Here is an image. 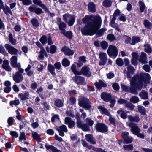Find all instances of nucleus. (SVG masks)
<instances>
[{
  "mask_svg": "<svg viewBox=\"0 0 152 152\" xmlns=\"http://www.w3.org/2000/svg\"><path fill=\"white\" fill-rule=\"evenodd\" d=\"M83 23L87 24L81 28L83 35H92L95 34L100 27L102 19L98 15H86L82 19Z\"/></svg>",
  "mask_w": 152,
  "mask_h": 152,
  "instance_id": "f257e3e1",
  "label": "nucleus"
},
{
  "mask_svg": "<svg viewBox=\"0 0 152 152\" xmlns=\"http://www.w3.org/2000/svg\"><path fill=\"white\" fill-rule=\"evenodd\" d=\"M138 80H136L133 77L130 80V86L129 92L134 95L138 94L137 90H140L142 88V84L137 82Z\"/></svg>",
  "mask_w": 152,
  "mask_h": 152,
  "instance_id": "f03ea898",
  "label": "nucleus"
},
{
  "mask_svg": "<svg viewBox=\"0 0 152 152\" xmlns=\"http://www.w3.org/2000/svg\"><path fill=\"white\" fill-rule=\"evenodd\" d=\"M133 78L136 80H138L137 82L142 84L143 87V83H148L150 82L151 77L149 74L146 73H141L139 75H135Z\"/></svg>",
  "mask_w": 152,
  "mask_h": 152,
  "instance_id": "7ed1b4c3",
  "label": "nucleus"
},
{
  "mask_svg": "<svg viewBox=\"0 0 152 152\" xmlns=\"http://www.w3.org/2000/svg\"><path fill=\"white\" fill-rule=\"evenodd\" d=\"M79 104L81 107L87 110H89L91 107V103L89 99L84 97L79 99Z\"/></svg>",
  "mask_w": 152,
  "mask_h": 152,
  "instance_id": "20e7f679",
  "label": "nucleus"
},
{
  "mask_svg": "<svg viewBox=\"0 0 152 152\" xmlns=\"http://www.w3.org/2000/svg\"><path fill=\"white\" fill-rule=\"evenodd\" d=\"M63 17L65 22L67 23L69 26H72L73 25L75 21L74 15L67 13L63 15Z\"/></svg>",
  "mask_w": 152,
  "mask_h": 152,
  "instance_id": "39448f33",
  "label": "nucleus"
},
{
  "mask_svg": "<svg viewBox=\"0 0 152 152\" xmlns=\"http://www.w3.org/2000/svg\"><path fill=\"white\" fill-rule=\"evenodd\" d=\"M18 71L13 76V80L16 83H19L22 81L23 77L22 74L24 72V70L23 68L18 69Z\"/></svg>",
  "mask_w": 152,
  "mask_h": 152,
  "instance_id": "423d86ee",
  "label": "nucleus"
},
{
  "mask_svg": "<svg viewBox=\"0 0 152 152\" xmlns=\"http://www.w3.org/2000/svg\"><path fill=\"white\" fill-rule=\"evenodd\" d=\"M107 53L110 57L115 58L118 55V50L116 47L114 45H109L107 50Z\"/></svg>",
  "mask_w": 152,
  "mask_h": 152,
  "instance_id": "0eeeda50",
  "label": "nucleus"
},
{
  "mask_svg": "<svg viewBox=\"0 0 152 152\" xmlns=\"http://www.w3.org/2000/svg\"><path fill=\"white\" fill-rule=\"evenodd\" d=\"M127 125L130 128V131L131 132L135 135L141 131L140 129L137 126V124L132 122L128 123Z\"/></svg>",
  "mask_w": 152,
  "mask_h": 152,
  "instance_id": "6e6552de",
  "label": "nucleus"
},
{
  "mask_svg": "<svg viewBox=\"0 0 152 152\" xmlns=\"http://www.w3.org/2000/svg\"><path fill=\"white\" fill-rule=\"evenodd\" d=\"M99 64L100 66L105 65L107 61V54L104 52H100L99 54Z\"/></svg>",
  "mask_w": 152,
  "mask_h": 152,
  "instance_id": "1a4fd4ad",
  "label": "nucleus"
},
{
  "mask_svg": "<svg viewBox=\"0 0 152 152\" xmlns=\"http://www.w3.org/2000/svg\"><path fill=\"white\" fill-rule=\"evenodd\" d=\"M18 58L15 56H12L10 59V64L14 68H17L18 69L22 68L20 63L17 62Z\"/></svg>",
  "mask_w": 152,
  "mask_h": 152,
  "instance_id": "9d476101",
  "label": "nucleus"
},
{
  "mask_svg": "<svg viewBox=\"0 0 152 152\" xmlns=\"http://www.w3.org/2000/svg\"><path fill=\"white\" fill-rule=\"evenodd\" d=\"M4 47L9 53L11 55H16L19 53L18 49L9 44H5Z\"/></svg>",
  "mask_w": 152,
  "mask_h": 152,
  "instance_id": "9b49d317",
  "label": "nucleus"
},
{
  "mask_svg": "<svg viewBox=\"0 0 152 152\" xmlns=\"http://www.w3.org/2000/svg\"><path fill=\"white\" fill-rule=\"evenodd\" d=\"M96 130L99 132H105L107 131V127L103 123H97L96 125Z\"/></svg>",
  "mask_w": 152,
  "mask_h": 152,
  "instance_id": "f8f14e48",
  "label": "nucleus"
},
{
  "mask_svg": "<svg viewBox=\"0 0 152 152\" xmlns=\"http://www.w3.org/2000/svg\"><path fill=\"white\" fill-rule=\"evenodd\" d=\"M80 75L83 74L84 75L88 77H90L91 75V73L90 71V68L87 66H85L83 67L80 71Z\"/></svg>",
  "mask_w": 152,
  "mask_h": 152,
  "instance_id": "ddd939ff",
  "label": "nucleus"
},
{
  "mask_svg": "<svg viewBox=\"0 0 152 152\" xmlns=\"http://www.w3.org/2000/svg\"><path fill=\"white\" fill-rule=\"evenodd\" d=\"M61 19L58 18L56 22L58 26L59 29L61 31V33L65 31V29L66 28V24L64 22H61Z\"/></svg>",
  "mask_w": 152,
  "mask_h": 152,
  "instance_id": "4468645a",
  "label": "nucleus"
},
{
  "mask_svg": "<svg viewBox=\"0 0 152 152\" xmlns=\"http://www.w3.org/2000/svg\"><path fill=\"white\" fill-rule=\"evenodd\" d=\"M102 99L104 101L109 102L112 98L111 95L110 93H107L105 92H102L101 94Z\"/></svg>",
  "mask_w": 152,
  "mask_h": 152,
  "instance_id": "2eb2a0df",
  "label": "nucleus"
},
{
  "mask_svg": "<svg viewBox=\"0 0 152 152\" xmlns=\"http://www.w3.org/2000/svg\"><path fill=\"white\" fill-rule=\"evenodd\" d=\"M29 10L31 12H34L37 15H39L43 13V12L41 8H37L35 6H30L29 7Z\"/></svg>",
  "mask_w": 152,
  "mask_h": 152,
  "instance_id": "dca6fc26",
  "label": "nucleus"
},
{
  "mask_svg": "<svg viewBox=\"0 0 152 152\" xmlns=\"http://www.w3.org/2000/svg\"><path fill=\"white\" fill-rule=\"evenodd\" d=\"M127 71L126 73L127 77L131 78L132 76L134 74L135 69L131 65L128 66L127 67Z\"/></svg>",
  "mask_w": 152,
  "mask_h": 152,
  "instance_id": "f3484780",
  "label": "nucleus"
},
{
  "mask_svg": "<svg viewBox=\"0 0 152 152\" xmlns=\"http://www.w3.org/2000/svg\"><path fill=\"white\" fill-rule=\"evenodd\" d=\"M56 129L59 133V135L62 137L64 136V132H67L68 131L66 126L64 125L58 127Z\"/></svg>",
  "mask_w": 152,
  "mask_h": 152,
  "instance_id": "a211bd4d",
  "label": "nucleus"
},
{
  "mask_svg": "<svg viewBox=\"0 0 152 152\" xmlns=\"http://www.w3.org/2000/svg\"><path fill=\"white\" fill-rule=\"evenodd\" d=\"M65 124L68 125V127L69 128H73L75 124V122L72 120V119L69 117L65 118L64 120Z\"/></svg>",
  "mask_w": 152,
  "mask_h": 152,
  "instance_id": "6ab92c4d",
  "label": "nucleus"
},
{
  "mask_svg": "<svg viewBox=\"0 0 152 152\" xmlns=\"http://www.w3.org/2000/svg\"><path fill=\"white\" fill-rule=\"evenodd\" d=\"M73 80L77 84H83L85 82V79L80 76H75L72 78Z\"/></svg>",
  "mask_w": 152,
  "mask_h": 152,
  "instance_id": "aec40b11",
  "label": "nucleus"
},
{
  "mask_svg": "<svg viewBox=\"0 0 152 152\" xmlns=\"http://www.w3.org/2000/svg\"><path fill=\"white\" fill-rule=\"evenodd\" d=\"M61 51L64 53L65 55L69 56L72 55L74 53L73 50H71L69 48L64 46L61 49Z\"/></svg>",
  "mask_w": 152,
  "mask_h": 152,
  "instance_id": "412c9836",
  "label": "nucleus"
},
{
  "mask_svg": "<svg viewBox=\"0 0 152 152\" xmlns=\"http://www.w3.org/2000/svg\"><path fill=\"white\" fill-rule=\"evenodd\" d=\"M2 67L5 70L8 72H11L12 70V68L9 65V62L7 60H4Z\"/></svg>",
  "mask_w": 152,
  "mask_h": 152,
  "instance_id": "4be33fe9",
  "label": "nucleus"
},
{
  "mask_svg": "<svg viewBox=\"0 0 152 152\" xmlns=\"http://www.w3.org/2000/svg\"><path fill=\"white\" fill-rule=\"evenodd\" d=\"M2 67L5 70L8 72H11L12 70V68L9 65V62L7 60H4Z\"/></svg>",
  "mask_w": 152,
  "mask_h": 152,
  "instance_id": "5701e85b",
  "label": "nucleus"
},
{
  "mask_svg": "<svg viewBox=\"0 0 152 152\" xmlns=\"http://www.w3.org/2000/svg\"><path fill=\"white\" fill-rule=\"evenodd\" d=\"M86 57L83 56H80L79 58L78 62L76 63L77 67H80L82 66L83 63L86 62L87 61Z\"/></svg>",
  "mask_w": 152,
  "mask_h": 152,
  "instance_id": "b1692460",
  "label": "nucleus"
},
{
  "mask_svg": "<svg viewBox=\"0 0 152 152\" xmlns=\"http://www.w3.org/2000/svg\"><path fill=\"white\" fill-rule=\"evenodd\" d=\"M147 59L146 54L143 52H142L138 59L139 61L143 64H146L148 63Z\"/></svg>",
  "mask_w": 152,
  "mask_h": 152,
  "instance_id": "393cba45",
  "label": "nucleus"
},
{
  "mask_svg": "<svg viewBox=\"0 0 152 152\" xmlns=\"http://www.w3.org/2000/svg\"><path fill=\"white\" fill-rule=\"evenodd\" d=\"M86 140L88 142L92 144H95L96 143V140L94 138L92 135L88 134L85 136Z\"/></svg>",
  "mask_w": 152,
  "mask_h": 152,
  "instance_id": "a878e982",
  "label": "nucleus"
},
{
  "mask_svg": "<svg viewBox=\"0 0 152 152\" xmlns=\"http://www.w3.org/2000/svg\"><path fill=\"white\" fill-rule=\"evenodd\" d=\"M128 113L129 112L124 111L122 109L118 110L117 112V113L120 115L121 118L124 119L127 118V113Z\"/></svg>",
  "mask_w": 152,
  "mask_h": 152,
  "instance_id": "bb28decb",
  "label": "nucleus"
},
{
  "mask_svg": "<svg viewBox=\"0 0 152 152\" xmlns=\"http://www.w3.org/2000/svg\"><path fill=\"white\" fill-rule=\"evenodd\" d=\"M94 85L99 90L101 89L102 87H104L107 86V84L101 80H99L98 82L95 83Z\"/></svg>",
  "mask_w": 152,
  "mask_h": 152,
  "instance_id": "cd10ccee",
  "label": "nucleus"
},
{
  "mask_svg": "<svg viewBox=\"0 0 152 152\" xmlns=\"http://www.w3.org/2000/svg\"><path fill=\"white\" fill-rule=\"evenodd\" d=\"M88 9L90 12H95L96 11V5L93 2H90L88 5Z\"/></svg>",
  "mask_w": 152,
  "mask_h": 152,
  "instance_id": "c85d7f7f",
  "label": "nucleus"
},
{
  "mask_svg": "<svg viewBox=\"0 0 152 152\" xmlns=\"http://www.w3.org/2000/svg\"><path fill=\"white\" fill-rule=\"evenodd\" d=\"M98 108L102 114L106 115L107 116H109L110 115V112L104 107L102 106H99L98 107Z\"/></svg>",
  "mask_w": 152,
  "mask_h": 152,
  "instance_id": "c756f323",
  "label": "nucleus"
},
{
  "mask_svg": "<svg viewBox=\"0 0 152 152\" xmlns=\"http://www.w3.org/2000/svg\"><path fill=\"white\" fill-rule=\"evenodd\" d=\"M128 119L131 122H138L140 120L139 115H137L134 117L130 115L128 116Z\"/></svg>",
  "mask_w": 152,
  "mask_h": 152,
  "instance_id": "7c9ffc66",
  "label": "nucleus"
},
{
  "mask_svg": "<svg viewBox=\"0 0 152 152\" xmlns=\"http://www.w3.org/2000/svg\"><path fill=\"white\" fill-rule=\"evenodd\" d=\"M29 94L28 92H26L24 93H20L19 94L18 96L20 97L22 100H25L28 99Z\"/></svg>",
  "mask_w": 152,
  "mask_h": 152,
  "instance_id": "2f4dec72",
  "label": "nucleus"
},
{
  "mask_svg": "<svg viewBox=\"0 0 152 152\" xmlns=\"http://www.w3.org/2000/svg\"><path fill=\"white\" fill-rule=\"evenodd\" d=\"M139 96L142 99H148V93L145 90H142L139 93Z\"/></svg>",
  "mask_w": 152,
  "mask_h": 152,
  "instance_id": "473e14b6",
  "label": "nucleus"
},
{
  "mask_svg": "<svg viewBox=\"0 0 152 152\" xmlns=\"http://www.w3.org/2000/svg\"><path fill=\"white\" fill-rule=\"evenodd\" d=\"M33 2L34 4L41 7L44 10H47L46 6L44 4H42V1L40 0H34Z\"/></svg>",
  "mask_w": 152,
  "mask_h": 152,
  "instance_id": "72a5a7b5",
  "label": "nucleus"
},
{
  "mask_svg": "<svg viewBox=\"0 0 152 152\" xmlns=\"http://www.w3.org/2000/svg\"><path fill=\"white\" fill-rule=\"evenodd\" d=\"M45 147L47 150L50 149L53 152H59L61 151L60 150L57 149L56 147L53 145H48L46 144L45 145Z\"/></svg>",
  "mask_w": 152,
  "mask_h": 152,
  "instance_id": "f704fd0d",
  "label": "nucleus"
},
{
  "mask_svg": "<svg viewBox=\"0 0 152 152\" xmlns=\"http://www.w3.org/2000/svg\"><path fill=\"white\" fill-rule=\"evenodd\" d=\"M143 24L144 26L149 29H151L152 28V23L148 20L145 19Z\"/></svg>",
  "mask_w": 152,
  "mask_h": 152,
  "instance_id": "c9c22d12",
  "label": "nucleus"
},
{
  "mask_svg": "<svg viewBox=\"0 0 152 152\" xmlns=\"http://www.w3.org/2000/svg\"><path fill=\"white\" fill-rule=\"evenodd\" d=\"M144 48V51L148 53H151L152 51V48L150 45L148 44H145L143 45Z\"/></svg>",
  "mask_w": 152,
  "mask_h": 152,
  "instance_id": "e433bc0d",
  "label": "nucleus"
},
{
  "mask_svg": "<svg viewBox=\"0 0 152 152\" xmlns=\"http://www.w3.org/2000/svg\"><path fill=\"white\" fill-rule=\"evenodd\" d=\"M32 137L33 139L38 142L41 141V138L39 135L36 132H33L32 133Z\"/></svg>",
  "mask_w": 152,
  "mask_h": 152,
  "instance_id": "4c0bfd02",
  "label": "nucleus"
},
{
  "mask_svg": "<svg viewBox=\"0 0 152 152\" xmlns=\"http://www.w3.org/2000/svg\"><path fill=\"white\" fill-rule=\"evenodd\" d=\"M2 9H3L5 14L7 15L8 14H12V11L10 9V7L7 5L5 6H4V5H3Z\"/></svg>",
  "mask_w": 152,
  "mask_h": 152,
  "instance_id": "58836bf2",
  "label": "nucleus"
},
{
  "mask_svg": "<svg viewBox=\"0 0 152 152\" xmlns=\"http://www.w3.org/2000/svg\"><path fill=\"white\" fill-rule=\"evenodd\" d=\"M137 109L138 111L142 115H146V110L145 109L143 106L141 105L137 106Z\"/></svg>",
  "mask_w": 152,
  "mask_h": 152,
  "instance_id": "ea45409f",
  "label": "nucleus"
},
{
  "mask_svg": "<svg viewBox=\"0 0 152 152\" xmlns=\"http://www.w3.org/2000/svg\"><path fill=\"white\" fill-rule=\"evenodd\" d=\"M48 69L53 76H56V74L54 72L55 69L54 66L50 64H49L48 66Z\"/></svg>",
  "mask_w": 152,
  "mask_h": 152,
  "instance_id": "a19ab883",
  "label": "nucleus"
},
{
  "mask_svg": "<svg viewBox=\"0 0 152 152\" xmlns=\"http://www.w3.org/2000/svg\"><path fill=\"white\" fill-rule=\"evenodd\" d=\"M139 5L141 12L142 13L144 12L145 9L146 8V6L144 2L141 1H139Z\"/></svg>",
  "mask_w": 152,
  "mask_h": 152,
  "instance_id": "79ce46f5",
  "label": "nucleus"
},
{
  "mask_svg": "<svg viewBox=\"0 0 152 152\" xmlns=\"http://www.w3.org/2000/svg\"><path fill=\"white\" fill-rule=\"evenodd\" d=\"M31 68V66L30 65H28V67L25 69V71L26 72L27 75L29 76H31L34 72L33 71L30 70Z\"/></svg>",
  "mask_w": 152,
  "mask_h": 152,
  "instance_id": "37998d69",
  "label": "nucleus"
},
{
  "mask_svg": "<svg viewBox=\"0 0 152 152\" xmlns=\"http://www.w3.org/2000/svg\"><path fill=\"white\" fill-rule=\"evenodd\" d=\"M71 69L73 73L75 75H80V71H78L76 69V66L74 64H72L71 66Z\"/></svg>",
  "mask_w": 152,
  "mask_h": 152,
  "instance_id": "c03bdc74",
  "label": "nucleus"
},
{
  "mask_svg": "<svg viewBox=\"0 0 152 152\" xmlns=\"http://www.w3.org/2000/svg\"><path fill=\"white\" fill-rule=\"evenodd\" d=\"M61 34H63L66 38L71 39L72 37V33L71 31H64Z\"/></svg>",
  "mask_w": 152,
  "mask_h": 152,
  "instance_id": "a18cd8bd",
  "label": "nucleus"
},
{
  "mask_svg": "<svg viewBox=\"0 0 152 152\" xmlns=\"http://www.w3.org/2000/svg\"><path fill=\"white\" fill-rule=\"evenodd\" d=\"M54 104L56 106L58 107H61L64 105L63 102L60 99H56L55 101Z\"/></svg>",
  "mask_w": 152,
  "mask_h": 152,
  "instance_id": "49530a36",
  "label": "nucleus"
},
{
  "mask_svg": "<svg viewBox=\"0 0 152 152\" xmlns=\"http://www.w3.org/2000/svg\"><path fill=\"white\" fill-rule=\"evenodd\" d=\"M103 6L106 7H109L111 6L112 1L111 0H104L103 2Z\"/></svg>",
  "mask_w": 152,
  "mask_h": 152,
  "instance_id": "de8ad7c7",
  "label": "nucleus"
},
{
  "mask_svg": "<svg viewBox=\"0 0 152 152\" xmlns=\"http://www.w3.org/2000/svg\"><path fill=\"white\" fill-rule=\"evenodd\" d=\"M140 41V39L138 37H133L132 38L131 45H134L136 43L139 42Z\"/></svg>",
  "mask_w": 152,
  "mask_h": 152,
  "instance_id": "09e8293b",
  "label": "nucleus"
},
{
  "mask_svg": "<svg viewBox=\"0 0 152 152\" xmlns=\"http://www.w3.org/2000/svg\"><path fill=\"white\" fill-rule=\"evenodd\" d=\"M82 145L84 147L87 148L89 149H92L93 146L91 145H89L88 143L85 140H82Z\"/></svg>",
  "mask_w": 152,
  "mask_h": 152,
  "instance_id": "8fccbe9b",
  "label": "nucleus"
},
{
  "mask_svg": "<svg viewBox=\"0 0 152 152\" xmlns=\"http://www.w3.org/2000/svg\"><path fill=\"white\" fill-rule=\"evenodd\" d=\"M62 64L64 67L68 66L70 64V61L67 59H64L62 61Z\"/></svg>",
  "mask_w": 152,
  "mask_h": 152,
  "instance_id": "3c124183",
  "label": "nucleus"
},
{
  "mask_svg": "<svg viewBox=\"0 0 152 152\" xmlns=\"http://www.w3.org/2000/svg\"><path fill=\"white\" fill-rule=\"evenodd\" d=\"M130 101L133 103H136L139 101V99L138 97L134 96L130 98Z\"/></svg>",
  "mask_w": 152,
  "mask_h": 152,
  "instance_id": "603ef678",
  "label": "nucleus"
},
{
  "mask_svg": "<svg viewBox=\"0 0 152 152\" xmlns=\"http://www.w3.org/2000/svg\"><path fill=\"white\" fill-rule=\"evenodd\" d=\"M31 22L34 26L37 27L39 26V23L38 20L37 19L35 18H33L31 20Z\"/></svg>",
  "mask_w": 152,
  "mask_h": 152,
  "instance_id": "864d4df0",
  "label": "nucleus"
},
{
  "mask_svg": "<svg viewBox=\"0 0 152 152\" xmlns=\"http://www.w3.org/2000/svg\"><path fill=\"white\" fill-rule=\"evenodd\" d=\"M9 39L12 44L15 45L16 44V40L13 38L12 35L11 34H9Z\"/></svg>",
  "mask_w": 152,
  "mask_h": 152,
  "instance_id": "5fc2aeb1",
  "label": "nucleus"
},
{
  "mask_svg": "<svg viewBox=\"0 0 152 152\" xmlns=\"http://www.w3.org/2000/svg\"><path fill=\"white\" fill-rule=\"evenodd\" d=\"M125 106L126 107L131 110H133L135 107L134 105L130 102H126L125 104Z\"/></svg>",
  "mask_w": 152,
  "mask_h": 152,
  "instance_id": "6e6d98bb",
  "label": "nucleus"
},
{
  "mask_svg": "<svg viewBox=\"0 0 152 152\" xmlns=\"http://www.w3.org/2000/svg\"><path fill=\"white\" fill-rule=\"evenodd\" d=\"M100 44L102 48L104 50L106 49L108 46L107 42L105 41L102 42Z\"/></svg>",
  "mask_w": 152,
  "mask_h": 152,
  "instance_id": "4d7b16f0",
  "label": "nucleus"
},
{
  "mask_svg": "<svg viewBox=\"0 0 152 152\" xmlns=\"http://www.w3.org/2000/svg\"><path fill=\"white\" fill-rule=\"evenodd\" d=\"M116 64L119 66H122L124 64V62L121 58H118L116 60Z\"/></svg>",
  "mask_w": 152,
  "mask_h": 152,
  "instance_id": "13d9d810",
  "label": "nucleus"
},
{
  "mask_svg": "<svg viewBox=\"0 0 152 152\" xmlns=\"http://www.w3.org/2000/svg\"><path fill=\"white\" fill-rule=\"evenodd\" d=\"M20 110L19 109H17L15 112L17 114V115L16 116V118L19 121L21 120L23 118L21 116V115L20 114L19 111Z\"/></svg>",
  "mask_w": 152,
  "mask_h": 152,
  "instance_id": "bf43d9fd",
  "label": "nucleus"
},
{
  "mask_svg": "<svg viewBox=\"0 0 152 152\" xmlns=\"http://www.w3.org/2000/svg\"><path fill=\"white\" fill-rule=\"evenodd\" d=\"M40 41L43 45L46 43L47 41V39L46 36L45 35L43 36L40 39Z\"/></svg>",
  "mask_w": 152,
  "mask_h": 152,
  "instance_id": "052dcab7",
  "label": "nucleus"
},
{
  "mask_svg": "<svg viewBox=\"0 0 152 152\" xmlns=\"http://www.w3.org/2000/svg\"><path fill=\"white\" fill-rule=\"evenodd\" d=\"M124 148L127 150H133V147L132 144L125 145L123 146Z\"/></svg>",
  "mask_w": 152,
  "mask_h": 152,
  "instance_id": "680f3d73",
  "label": "nucleus"
},
{
  "mask_svg": "<svg viewBox=\"0 0 152 152\" xmlns=\"http://www.w3.org/2000/svg\"><path fill=\"white\" fill-rule=\"evenodd\" d=\"M81 129L84 131H88L90 130L89 126L86 124H83Z\"/></svg>",
  "mask_w": 152,
  "mask_h": 152,
  "instance_id": "e2e57ef3",
  "label": "nucleus"
},
{
  "mask_svg": "<svg viewBox=\"0 0 152 152\" xmlns=\"http://www.w3.org/2000/svg\"><path fill=\"white\" fill-rule=\"evenodd\" d=\"M45 53V50L44 48H42L39 52V57L40 59H42L44 58V54Z\"/></svg>",
  "mask_w": 152,
  "mask_h": 152,
  "instance_id": "0e129e2a",
  "label": "nucleus"
},
{
  "mask_svg": "<svg viewBox=\"0 0 152 152\" xmlns=\"http://www.w3.org/2000/svg\"><path fill=\"white\" fill-rule=\"evenodd\" d=\"M86 121L87 124L89 126H91L93 125L94 124V121L91 119L89 118H87L86 119Z\"/></svg>",
  "mask_w": 152,
  "mask_h": 152,
  "instance_id": "69168bd1",
  "label": "nucleus"
},
{
  "mask_svg": "<svg viewBox=\"0 0 152 152\" xmlns=\"http://www.w3.org/2000/svg\"><path fill=\"white\" fill-rule=\"evenodd\" d=\"M106 30V29L104 28H102L99 30H98L96 32H97V34L100 36L102 35Z\"/></svg>",
  "mask_w": 152,
  "mask_h": 152,
  "instance_id": "338daca9",
  "label": "nucleus"
},
{
  "mask_svg": "<svg viewBox=\"0 0 152 152\" xmlns=\"http://www.w3.org/2000/svg\"><path fill=\"white\" fill-rule=\"evenodd\" d=\"M92 149L96 152H106L104 150L101 148H98L94 146H93Z\"/></svg>",
  "mask_w": 152,
  "mask_h": 152,
  "instance_id": "774afa93",
  "label": "nucleus"
}]
</instances>
